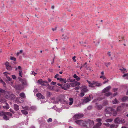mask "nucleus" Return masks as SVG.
<instances>
[{
  "label": "nucleus",
  "instance_id": "nucleus-1",
  "mask_svg": "<svg viewBox=\"0 0 128 128\" xmlns=\"http://www.w3.org/2000/svg\"><path fill=\"white\" fill-rule=\"evenodd\" d=\"M94 124V122L93 121L88 120L87 121H86V126L85 127L86 128L91 127L93 126Z\"/></svg>",
  "mask_w": 128,
  "mask_h": 128
},
{
  "label": "nucleus",
  "instance_id": "nucleus-2",
  "mask_svg": "<svg viewBox=\"0 0 128 128\" xmlns=\"http://www.w3.org/2000/svg\"><path fill=\"white\" fill-rule=\"evenodd\" d=\"M75 122L78 125L83 127H85L86 126V121H83L82 120H76L75 121Z\"/></svg>",
  "mask_w": 128,
  "mask_h": 128
},
{
  "label": "nucleus",
  "instance_id": "nucleus-3",
  "mask_svg": "<svg viewBox=\"0 0 128 128\" xmlns=\"http://www.w3.org/2000/svg\"><path fill=\"white\" fill-rule=\"evenodd\" d=\"M114 108V106L113 108V107H107L105 110V112L106 114H112V112H114V109L113 108Z\"/></svg>",
  "mask_w": 128,
  "mask_h": 128
},
{
  "label": "nucleus",
  "instance_id": "nucleus-4",
  "mask_svg": "<svg viewBox=\"0 0 128 128\" xmlns=\"http://www.w3.org/2000/svg\"><path fill=\"white\" fill-rule=\"evenodd\" d=\"M114 122L117 124L124 123L126 122L125 120L123 118H117L114 120Z\"/></svg>",
  "mask_w": 128,
  "mask_h": 128
},
{
  "label": "nucleus",
  "instance_id": "nucleus-5",
  "mask_svg": "<svg viewBox=\"0 0 128 128\" xmlns=\"http://www.w3.org/2000/svg\"><path fill=\"white\" fill-rule=\"evenodd\" d=\"M84 115L82 114L79 113L75 115L73 117L74 120H76L81 118L83 117Z\"/></svg>",
  "mask_w": 128,
  "mask_h": 128
},
{
  "label": "nucleus",
  "instance_id": "nucleus-6",
  "mask_svg": "<svg viewBox=\"0 0 128 128\" xmlns=\"http://www.w3.org/2000/svg\"><path fill=\"white\" fill-rule=\"evenodd\" d=\"M90 95L89 96V97H84L82 99V104H84L88 102L90 100Z\"/></svg>",
  "mask_w": 128,
  "mask_h": 128
},
{
  "label": "nucleus",
  "instance_id": "nucleus-7",
  "mask_svg": "<svg viewBox=\"0 0 128 128\" xmlns=\"http://www.w3.org/2000/svg\"><path fill=\"white\" fill-rule=\"evenodd\" d=\"M101 84L100 83H98L96 82L93 81L92 82V84L90 85L91 87H95L96 86H101Z\"/></svg>",
  "mask_w": 128,
  "mask_h": 128
},
{
  "label": "nucleus",
  "instance_id": "nucleus-8",
  "mask_svg": "<svg viewBox=\"0 0 128 128\" xmlns=\"http://www.w3.org/2000/svg\"><path fill=\"white\" fill-rule=\"evenodd\" d=\"M80 83L78 82H74L70 83V85L72 87H74L76 86H79L80 85Z\"/></svg>",
  "mask_w": 128,
  "mask_h": 128
},
{
  "label": "nucleus",
  "instance_id": "nucleus-9",
  "mask_svg": "<svg viewBox=\"0 0 128 128\" xmlns=\"http://www.w3.org/2000/svg\"><path fill=\"white\" fill-rule=\"evenodd\" d=\"M8 62H6L5 63L6 69L8 70H12V68L9 64Z\"/></svg>",
  "mask_w": 128,
  "mask_h": 128
},
{
  "label": "nucleus",
  "instance_id": "nucleus-10",
  "mask_svg": "<svg viewBox=\"0 0 128 128\" xmlns=\"http://www.w3.org/2000/svg\"><path fill=\"white\" fill-rule=\"evenodd\" d=\"M36 96L40 99H44L45 98V97L43 96L40 93H38L36 94Z\"/></svg>",
  "mask_w": 128,
  "mask_h": 128
},
{
  "label": "nucleus",
  "instance_id": "nucleus-11",
  "mask_svg": "<svg viewBox=\"0 0 128 128\" xmlns=\"http://www.w3.org/2000/svg\"><path fill=\"white\" fill-rule=\"evenodd\" d=\"M111 88V86H107L106 88H104L102 91V93H106L108 92Z\"/></svg>",
  "mask_w": 128,
  "mask_h": 128
},
{
  "label": "nucleus",
  "instance_id": "nucleus-12",
  "mask_svg": "<svg viewBox=\"0 0 128 128\" xmlns=\"http://www.w3.org/2000/svg\"><path fill=\"white\" fill-rule=\"evenodd\" d=\"M4 96L5 98L8 99L10 96V92H6L5 91L4 93Z\"/></svg>",
  "mask_w": 128,
  "mask_h": 128
},
{
  "label": "nucleus",
  "instance_id": "nucleus-13",
  "mask_svg": "<svg viewBox=\"0 0 128 128\" xmlns=\"http://www.w3.org/2000/svg\"><path fill=\"white\" fill-rule=\"evenodd\" d=\"M15 97V96L13 94H11L8 100H13L14 99Z\"/></svg>",
  "mask_w": 128,
  "mask_h": 128
},
{
  "label": "nucleus",
  "instance_id": "nucleus-14",
  "mask_svg": "<svg viewBox=\"0 0 128 128\" xmlns=\"http://www.w3.org/2000/svg\"><path fill=\"white\" fill-rule=\"evenodd\" d=\"M88 90L87 89L86 87H84L81 90V91L83 92H85L88 91Z\"/></svg>",
  "mask_w": 128,
  "mask_h": 128
},
{
  "label": "nucleus",
  "instance_id": "nucleus-15",
  "mask_svg": "<svg viewBox=\"0 0 128 128\" xmlns=\"http://www.w3.org/2000/svg\"><path fill=\"white\" fill-rule=\"evenodd\" d=\"M14 109L16 111H17L19 110L18 106L16 104H14Z\"/></svg>",
  "mask_w": 128,
  "mask_h": 128
},
{
  "label": "nucleus",
  "instance_id": "nucleus-16",
  "mask_svg": "<svg viewBox=\"0 0 128 128\" xmlns=\"http://www.w3.org/2000/svg\"><path fill=\"white\" fill-rule=\"evenodd\" d=\"M15 88L16 89L19 90H20L23 88H22L21 87V85H20L16 86L15 87Z\"/></svg>",
  "mask_w": 128,
  "mask_h": 128
},
{
  "label": "nucleus",
  "instance_id": "nucleus-17",
  "mask_svg": "<svg viewBox=\"0 0 128 128\" xmlns=\"http://www.w3.org/2000/svg\"><path fill=\"white\" fill-rule=\"evenodd\" d=\"M69 100L70 101L69 102V105H71L74 102V99L72 98H69Z\"/></svg>",
  "mask_w": 128,
  "mask_h": 128
},
{
  "label": "nucleus",
  "instance_id": "nucleus-18",
  "mask_svg": "<svg viewBox=\"0 0 128 128\" xmlns=\"http://www.w3.org/2000/svg\"><path fill=\"white\" fill-rule=\"evenodd\" d=\"M128 100V97L127 96H124L122 98L121 100L122 102H124Z\"/></svg>",
  "mask_w": 128,
  "mask_h": 128
},
{
  "label": "nucleus",
  "instance_id": "nucleus-19",
  "mask_svg": "<svg viewBox=\"0 0 128 128\" xmlns=\"http://www.w3.org/2000/svg\"><path fill=\"white\" fill-rule=\"evenodd\" d=\"M96 108L98 110H100L102 108V106L100 105H98L97 103H96Z\"/></svg>",
  "mask_w": 128,
  "mask_h": 128
},
{
  "label": "nucleus",
  "instance_id": "nucleus-20",
  "mask_svg": "<svg viewBox=\"0 0 128 128\" xmlns=\"http://www.w3.org/2000/svg\"><path fill=\"white\" fill-rule=\"evenodd\" d=\"M102 124L101 122H98L97 123L95 127V128H100V127L101 125Z\"/></svg>",
  "mask_w": 128,
  "mask_h": 128
},
{
  "label": "nucleus",
  "instance_id": "nucleus-21",
  "mask_svg": "<svg viewBox=\"0 0 128 128\" xmlns=\"http://www.w3.org/2000/svg\"><path fill=\"white\" fill-rule=\"evenodd\" d=\"M73 77L74 78H76V80L78 81H79L80 79V78L78 77L76 74H74V75Z\"/></svg>",
  "mask_w": 128,
  "mask_h": 128
},
{
  "label": "nucleus",
  "instance_id": "nucleus-22",
  "mask_svg": "<svg viewBox=\"0 0 128 128\" xmlns=\"http://www.w3.org/2000/svg\"><path fill=\"white\" fill-rule=\"evenodd\" d=\"M104 95L107 97L112 95V93L110 92H106L104 94Z\"/></svg>",
  "mask_w": 128,
  "mask_h": 128
},
{
  "label": "nucleus",
  "instance_id": "nucleus-23",
  "mask_svg": "<svg viewBox=\"0 0 128 128\" xmlns=\"http://www.w3.org/2000/svg\"><path fill=\"white\" fill-rule=\"evenodd\" d=\"M38 83L40 84L41 85H42V84L44 83L43 80H42V79L38 80L37 82Z\"/></svg>",
  "mask_w": 128,
  "mask_h": 128
},
{
  "label": "nucleus",
  "instance_id": "nucleus-24",
  "mask_svg": "<svg viewBox=\"0 0 128 128\" xmlns=\"http://www.w3.org/2000/svg\"><path fill=\"white\" fill-rule=\"evenodd\" d=\"M60 82H61L62 83H64L65 84L66 82V79L61 78Z\"/></svg>",
  "mask_w": 128,
  "mask_h": 128
},
{
  "label": "nucleus",
  "instance_id": "nucleus-25",
  "mask_svg": "<svg viewBox=\"0 0 128 128\" xmlns=\"http://www.w3.org/2000/svg\"><path fill=\"white\" fill-rule=\"evenodd\" d=\"M6 106H2V107L5 109H8L9 108V106L8 103L6 102Z\"/></svg>",
  "mask_w": 128,
  "mask_h": 128
},
{
  "label": "nucleus",
  "instance_id": "nucleus-26",
  "mask_svg": "<svg viewBox=\"0 0 128 128\" xmlns=\"http://www.w3.org/2000/svg\"><path fill=\"white\" fill-rule=\"evenodd\" d=\"M75 79H72L69 78L67 80V81L68 82H73L75 81Z\"/></svg>",
  "mask_w": 128,
  "mask_h": 128
},
{
  "label": "nucleus",
  "instance_id": "nucleus-27",
  "mask_svg": "<svg viewBox=\"0 0 128 128\" xmlns=\"http://www.w3.org/2000/svg\"><path fill=\"white\" fill-rule=\"evenodd\" d=\"M47 88L51 90H53L54 89V86H48Z\"/></svg>",
  "mask_w": 128,
  "mask_h": 128
},
{
  "label": "nucleus",
  "instance_id": "nucleus-28",
  "mask_svg": "<svg viewBox=\"0 0 128 128\" xmlns=\"http://www.w3.org/2000/svg\"><path fill=\"white\" fill-rule=\"evenodd\" d=\"M20 96L21 97L24 98H26V96L25 94L23 93H21L20 94Z\"/></svg>",
  "mask_w": 128,
  "mask_h": 128
},
{
  "label": "nucleus",
  "instance_id": "nucleus-29",
  "mask_svg": "<svg viewBox=\"0 0 128 128\" xmlns=\"http://www.w3.org/2000/svg\"><path fill=\"white\" fill-rule=\"evenodd\" d=\"M21 111L22 113L24 115L27 114L28 113V112L27 111L24 110H22Z\"/></svg>",
  "mask_w": 128,
  "mask_h": 128
},
{
  "label": "nucleus",
  "instance_id": "nucleus-30",
  "mask_svg": "<svg viewBox=\"0 0 128 128\" xmlns=\"http://www.w3.org/2000/svg\"><path fill=\"white\" fill-rule=\"evenodd\" d=\"M6 114H5L4 115L3 117V118L6 120H9V118L8 117L6 116Z\"/></svg>",
  "mask_w": 128,
  "mask_h": 128
},
{
  "label": "nucleus",
  "instance_id": "nucleus-31",
  "mask_svg": "<svg viewBox=\"0 0 128 128\" xmlns=\"http://www.w3.org/2000/svg\"><path fill=\"white\" fill-rule=\"evenodd\" d=\"M22 84L24 86H27L28 84L27 82L25 80H23L22 82Z\"/></svg>",
  "mask_w": 128,
  "mask_h": 128
},
{
  "label": "nucleus",
  "instance_id": "nucleus-32",
  "mask_svg": "<svg viewBox=\"0 0 128 128\" xmlns=\"http://www.w3.org/2000/svg\"><path fill=\"white\" fill-rule=\"evenodd\" d=\"M118 102V101L116 98H115L114 100H113L112 101V103L113 104H116Z\"/></svg>",
  "mask_w": 128,
  "mask_h": 128
},
{
  "label": "nucleus",
  "instance_id": "nucleus-33",
  "mask_svg": "<svg viewBox=\"0 0 128 128\" xmlns=\"http://www.w3.org/2000/svg\"><path fill=\"white\" fill-rule=\"evenodd\" d=\"M122 77L124 78L126 77V78L128 80V73L127 74H124L122 76Z\"/></svg>",
  "mask_w": 128,
  "mask_h": 128
},
{
  "label": "nucleus",
  "instance_id": "nucleus-34",
  "mask_svg": "<svg viewBox=\"0 0 128 128\" xmlns=\"http://www.w3.org/2000/svg\"><path fill=\"white\" fill-rule=\"evenodd\" d=\"M0 102H6V100L4 98H0Z\"/></svg>",
  "mask_w": 128,
  "mask_h": 128
},
{
  "label": "nucleus",
  "instance_id": "nucleus-35",
  "mask_svg": "<svg viewBox=\"0 0 128 128\" xmlns=\"http://www.w3.org/2000/svg\"><path fill=\"white\" fill-rule=\"evenodd\" d=\"M5 114H6V115L8 116H12V114L10 112H5Z\"/></svg>",
  "mask_w": 128,
  "mask_h": 128
},
{
  "label": "nucleus",
  "instance_id": "nucleus-36",
  "mask_svg": "<svg viewBox=\"0 0 128 128\" xmlns=\"http://www.w3.org/2000/svg\"><path fill=\"white\" fill-rule=\"evenodd\" d=\"M64 86H66L67 88H69L70 87V84L68 83H67L64 84Z\"/></svg>",
  "mask_w": 128,
  "mask_h": 128
},
{
  "label": "nucleus",
  "instance_id": "nucleus-37",
  "mask_svg": "<svg viewBox=\"0 0 128 128\" xmlns=\"http://www.w3.org/2000/svg\"><path fill=\"white\" fill-rule=\"evenodd\" d=\"M112 119H108L106 120V122H112Z\"/></svg>",
  "mask_w": 128,
  "mask_h": 128
},
{
  "label": "nucleus",
  "instance_id": "nucleus-38",
  "mask_svg": "<svg viewBox=\"0 0 128 128\" xmlns=\"http://www.w3.org/2000/svg\"><path fill=\"white\" fill-rule=\"evenodd\" d=\"M110 128H116V126L115 125L113 124H111L110 126Z\"/></svg>",
  "mask_w": 128,
  "mask_h": 128
},
{
  "label": "nucleus",
  "instance_id": "nucleus-39",
  "mask_svg": "<svg viewBox=\"0 0 128 128\" xmlns=\"http://www.w3.org/2000/svg\"><path fill=\"white\" fill-rule=\"evenodd\" d=\"M113 112V113L112 114L113 116H116L117 114V112L116 111H115L114 110V111Z\"/></svg>",
  "mask_w": 128,
  "mask_h": 128
},
{
  "label": "nucleus",
  "instance_id": "nucleus-40",
  "mask_svg": "<svg viewBox=\"0 0 128 128\" xmlns=\"http://www.w3.org/2000/svg\"><path fill=\"white\" fill-rule=\"evenodd\" d=\"M5 114V112H0V116H3Z\"/></svg>",
  "mask_w": 128,
  "mask_h": 128
},
{
  "label": "nucleus",
  "instance_id": "nucleus-41",
  "mask_svg": "<svg viewBox=\"0 0 128 128\" xmlns=\"http://www.w3.org/2000/svg\"><path fill=\"white\" fill-rule=\"evenodd\" d=\"M104 64L106 67H108V66H110V62H109L108 63H104Z\"/></svg>",
  "mask_w": 128,
  "mask_h": 128
},
{
  "label": "nucleus",
  "instance_id": "nucleus-42",
  "mask_svg": "<svg viewBox=\"0 0 128 128\" xmlns=\"http://www.w3.org/2000/svg\"><path fill=\"white\" fill-rule=\"evenodd\" d=\"M22 52V50H20V52H18L16 53V56H18L19 54H21Z\"/></svg>",
  "mask_w": 128,
  "mask_h": 128
},
{
  "label": "nucleus",
  "instance_id": "nucleus-43",
  "mask_svg": "<svg viewBox=\"0 0 128 128\" xmlns=\"http://www.w3.org/2000/svg\"><path fill=\"white\" fill-rule=\"evenodd\" d=\"M5 92V90L1 88H0V93H4Z\"/></svg>",
  "mask_w": 128,
  "mask_h": 128
},
{
  "label": "nucleus",
  "instance_id": "nucleus-44",
  "mask_svg": "<svg viewBox=\"0 0 128 128\" xmlns=\"http://www.w3.org/2000/svg\"><path fill=\"white\" fill-rule=\"evenodd\" d=\"M6 78H7L8 80L10 81H11L12 80L11 78H10L8 76H6Z\"/></svg>",
  "mask_w": 128,
  "mask_h": 128
},
{
  "label": "nucleus",
  "instance_id": "nucleus-45",
  "mask_svg": "<svg viewBox=\"0 0 128 128\" xmlns=\"http://www.w3.org/2000/svg\"><path fill=\"white\" fill-rule=\"evenodd\" d=\"M10 59L11 60H13L14 61H16V58L14 57H11Z\"/></svg>",
  "mask_w": 128,
  "mask_h": 128
},
{
  "label": "nucleus",
  "instance_id": "nucleus-46",
  "mask_svg": "<svg viewBox=\"0 0 128 128\" xmlns=\"http://www.w3.org/2000/svg\"><path fill=\"white\" fill-rule=\"evenodd\" d=\"M84 95V94L83 92H82L80 93V97H82Z\"/></svg>",
  "mask_w": 128,
  "mask_h": 128
},
{
  "label": "nucleus",
  "instance_id": "nucleus-47",
  "mask_svg": "<svg viewBox=\"0 0 128 128\" xmlns=\"http://www.w3.org/2000/svg\"><path fill=\"white\" fill-rule=\"evenodd\" d=\"M108 102L107 101H106L104 102L103 104V105L104 106L108 104Z\"/></svg>",
  "mask_w": 128,
  "mask_h": 128
},
{
  "label": "nucleus",
  "instance_id": "nucleus-48",
  "mask_svg": "<svg viewBox=\"0 0 128 128\" xmlns=\"http://www.w3.org/2000/svg\"><path fill=\"white\" fill-rule=\"evenodd\" d=\"M96 121L98 122H101L102 119L100 118H97L96 119Z\"/></svg>",
  "mask_w": 128,
  "mask_h": 128
},
{
  "label": "nucleus",
  "instance_id": "nucleus-49",
  "mask_svg": "<svg viewBox=\"0 0 128 128\" xmlns=\"http://www.w3.org/2000/svg\"><path fill=\"white\" fill-rule=\"evenodd\" d=\"M92 108V106H89L87 107V109L88 110H90Z\"/></svg>",
  "mask_w": 128,
  "mask_h": 128
},
{
  "label": "nucleus",
  "instance_id": "nucleus-50",
  "mask_svg": "<svg viewBox=\"0 0 128 128\" xmlns=\"http://www.w3.org/2000/svg\"><path fill=\"white\" fill-rule=\"evenodd\" d=\"M52 120L51 118H49L47 120V122H52Z\"/></svg>",
  "mask_w": 128,
  "mask_h": 128
},
{
  "label": "nucleus",
  "instance_id": "nucleus-51",
  "mask_svg": "<svg viewBox=\"0 0 128 128\" xmlns=\"http://www.w3.org/2000/svg\"><path fill=\"white\" fill-rule=\"evenodd\" d=\"M100 78H102L103 80H104L106 79V78L104 75L100 76Z\"/></svg>",
  "mask_w": 128,
  "mask_h": 128
},
{
  "label": "nucleus",
  "instance_id": "nucleus-52",
  "mask_svg": "<svg viewBox=\"0 0 128 128\" xmlns=\"http://www.w3.org/2000/svg\"><path fill=\"white\" fill-rule=\"evenodd\" d=\"M30 108L31 109H32L33 110H34L36 109V108L34 106H31Z\"/></svg>",
  "mask_w": 128,
  "mask_h": 128
},
{
  "label": "nucleus",
  "instance_id": "nucleus-53",
  "mask_svg": "<svg viewBox=\"0 0 128 128\" xmlns=\"http://www.w3.org/2000/svg\"><path fill=\"white\" fill-rule=\"evenodd\" d=\"M121 106H119L116 109V110L118 111H120V108H121Z\"/></svg>",
  "mask_w": 128,
  "mask_h": 128
},
{
  "label": "nucleus",
  "instance_id": "nucleus-54",
  "mask_svg": "<svg viewBox=\"0 0 128 128\" xmlns=\"http://www.w3.org/2000/svg\"><path fill=\"white\" fill-rule=\"evenodd\" d=\"M56 82H52L51 84H50L54 85H56Z\"/></svg>",
  "mask_w": 128,
  "mask_h": 128
},
{
  "label": "nucleus",
  "instance_id": "nucleus-55",
  "mask_svg": "<svg viewBox=\"0 0 128 128\" xmlns=\"http://www.w3.org/2000/svg\"><path fill=\"white\" fill-rule=\"evenodd\" d=\"M50 92H47V96H50Z\"/></svg>",
  "mask_w": 128,
  "mask_h": 128
},
{
  "label": "nucleus",
  "instance_id": "nucleus-56",
  "mask_svg": "<svg viewBox=\"0 0 128 128\" xmlns=\"http://www.w3.org/2000/svg\"><path fill=\"white\" fill-rule=\"evenodd\" d=\"M19 76L22 77V71L21 70H19Z\"/></svg>",
  "mask_w": 128,
  "mask_h": 128
},
{
  "label": "nucleus",
  "instance_id": "nucleus-57",
  "mask_svg": "<svg viewBox=\"0 0 128 128\" xmlns=\"http://www.w3.org/2000/svg\"><path fill=\"white\" fill-rule=\"evenodd\" d=\"M104 124L107 127H108L110 126V124L109 123H104Z\"/></svg>",
  "mask_w": 128,
  "mask_h": 128
},
{
  "label": "nucleus",
  "instance_id": "nucleus-58",
  "mask_svg": "<svg viewBox=\"0 0 128 128\" xmlns=\"http://www.w3.org/2000/svg\"><path fill=\"white\" fill-rule=\"evenodd\" d=\"M87 82L89 84V86L90 87H91V86H90V85L91 84H92V82H91L90 81H88V80H87Z\"/></svg>",
  "mask_w": 128,
  "mask_h": 128
},
{
  "label": "nucleus",
  "instance_id": "nucleus-59",
  "mask_svg": "<svg viewBox=\"0 0 128 128\" xmlns=\"http://www.w3.org/2000/svg\"><path fill=\"white\" fill-rule=\"evenodd\" d=\"M12 78L14 80H15L16 78V77L15 75H12Z\"/></svg>",
  "mask_w": 128,
  "mask_h": 128
},
{
  "label": "nucleus",
  "instance_id": "nucleus-60",
  "mask_svg": "<svg viewBox=\"0 0 128 128\" xmlns=\"http://www.w3.org/2000/svg\"><path fill=\"white\" fill-rule=\"evenodd\" d=\"M108 81V79H106V80H104V82H103V84H105Z\"/></svg>",
  "mask_w": 128,
  "mask_h": 128
},
{
  "label": "nucleus",
  "instance_id": "nucleus-61",
  "mask_svg": "<svg viewBox=\"0 0 128 128\" xmlns=\"http://www.w3.org/2000/svg\"><path fill=\"white\" fill-rule=\"evenodd\" d=\"M23 109H26V110H30V108L28 106H26L24 107V108H23Z\"/></svg>",
  "mask_w": 128,
  "mask_h": 128
},
{
  "label": "nucleus",
  "instance_id": "nucleus-62",
  "mask_svg": "<svg viewBox=\"0 0 128 128\" xmlns=\"http://www.w3.org/2000/svg\"><path fill=\"white\" fill-rule=\"evenodd\" d=\"M10 112L14 114V111L12 109H10Z\"/></svg>",
  "mask_w": 128,
  "mask_h": 128
},
{
  "label": "nucleus",
  "instance_id": "nucleus-63",
  "mask_svg": "<svg viewBox=\"0 0 128 128\" xmlns=\"http://www.w3.org/2000/svg\"><path fill=\"white\" fill-rule=\"evenodd\" d=\"M62 88L64 90H67V89L66 86H65L64 85V86L63 87H62Z\"/></svg>",
  "mask_w": 128,
  "mask_h": 128
},
{
  "label": "nucleus",
  "instance_id": "nucleus-64",
  "mask_svg": "<svg viewBox=\"0 0 128 128\" xmlns=\"http://www.w3.org/2000/svg\"><path fill=\"white\" fill-rule=\"evenodd\" d=\"M59 76V74H56L54 77L55 78H56Z\"/></svg>",
  "mask_w": 128,
  "mask_h": 128
}]
</instances>
